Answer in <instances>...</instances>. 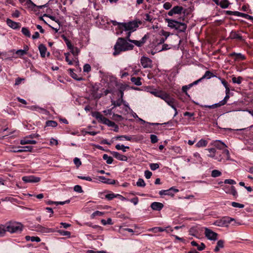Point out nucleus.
Returning a JSON list of instances; mask_svg holds the SVG:
<instances>
[{"mask_svg": "<svg viewBox=\"0 0 253 253\" xmlns=\"http://www.w3.org/2000/svg\"><path fill=\"white\" fill-rule=\"evenodd\" d=\"M133 45L127 42L124 38H119L114 46V55L119 54L121 52L131 50L133 48Z\"/></svg>", "mask_w": 253, "mask_h": 253, "instance_id": "1", "label": "nucleus"}, {"mask_svg": "<svg viewBox=\"0 0 253 253\" xmlns=\"http://www.w3.org/2000/svg\"><path fill=\"white\" fill-rule=\"evenodd\" d=\"M5 230V235L6 232L11 234L21 232L23 229V225L20 222L14 221H9L3 224Z\"/></svg>", "mask_w": 253, "mask_h": 253, "instance_id": "2", "label": "nucleus"}, {"mask_svg": "<svg viewBox=\"0 0 253 253\" xmlns=\"http://www.w3.org/2000/svg\"><path fill=\"white\" fill-rule=\"evenodd\" d=\"M183 18H180L179 21H176L172 19H166L168 23V26L171 28L175 29L180 32H184L187 28L186 24L181 21H183Z\"/></svg>", "mask_w": 253, "mask_h": 253, "instance_id": "3", "label": "nucleus"}, {"mask_svg": "<svg viewBox=\"0 0 253 253\" xmlns=\"http://www.w3.org/2000/svg\"><path fill=\"white\" fill-rule=\"evenodd\" d=\"M211 145L217 149L223 150L222 154L225 156L224 158L226 160L230 159L229 152L227 149H224L227 147V146L224 142L219 140H216L212 142Z\"/></svg>", "mask_w": 253, "mask_h": 253, "instance_id": "4", "label": "nucleus"}, {"mask_svg": "<svg viewBox=\"0 0 253 253\" xmlns=\"http://www.w3.org/2000/svg\"><path fill=\"white\" fill-rule=\"evenodd\" d=\"M121 24L122 27H119L120 29L126 31L134 32L138 27V23L136 21L122 23Z\"/></svg>", "mask_w": 253, "mask_h": 253, "instance_id": "5", "label": "nucleus"}, {"mask_svg": "<svg viewBox=\"0 0 253 253\" xmlns=\"http://www.w3.org/2000/svg\"><path fill=\"white\" fill-rule=\"evenodd\" d=\"M206 150L209 152L208 154L209 157L213 158L219 162H224L226 160L224 158L221 157V155L216 156V150L214 148H208Z\"/></svg>", "mask_w": 253, "mask_h": 253, "instance_id": "6", "label": "nucleus"}, {"mask_svg": "<svg viewBox=\"0 0 253 253\" xmlns=\"http://www.w3.org/2000/svg\"><path fill=\"white\" fill-rule=\"evenodd\" d=\"M234 221V219L229 217H224L222 218L217 220L215 224L218 226H228V224L232 221Z\"/></svg>", "mask_w": 253, "mask_h": 253, "instance_id": "7", "label": "nucleus"}, {"mask_svg": "<svg viewBox=\"0 0 253 253\" xmlns=\"http://www.w3.org/2000/svg\"><path fill=\"white\" fill-rule=\"evenodd\" d=\"M205 234L209 240L214 241L217 239L218 234L208 228H205Z\"/></svg>", "mask_w": 253, "mask_h": 253, "instance_id": "8", "label": "nucleus"}, {"mask_svg": "<svg viewBox=\"0 0 253 253\" xmlns=\"http://www.w3.org/2000/svg\"><path fill=\"white\" fill-rule=\"evenodd\" d=\"M18 148L20 149H17L16 147H13L12 149L9 150L10 152L14 153H21L23 152H31L33 149V147L31 146H26L24 147L19 146Z\"/></svg>", "mask_w": 253, "mask_h": 253, "instance_id": "9", "label": "nucleus"}, {"mask_svg": "<svg viewBox=\"0 0 253 253\" xmlns=\"http://www.w3.org/2000/svg\"><path fill=\"white\" fill-rule=\"evenodd\" d=\"M179 190L177 189L172 187L170 188L169 189L165 190H162L159 191V194L160 195H169L170 196H173L174 193L178 192Z\"/></svg>", "mask_w": 253, "mask_h": 253, "instance_id": "10", "label": "nucleus"}, {"mask_svg": "<svg viewBox=\"0 0 253 253\" xmlns=\"http://www.w3.org/2000/svg\"><path fill=\"white\" fill-rule=\"evenodd\" d=\"M22 180L25 183H36L40 181L41 178L33 175L25 176L22 177Z\"/></svg>", "mask_w": 253, "mask_h": 253, "instance_id": "11", "label": "nucleus"}, {"mask_svg": "<svg viewBox=\"0 0 253 253\" xmlns=\"http://www.w3.org/2000/svg\"><path fill=\"white\" fill-rule=\"evenodd\" d=\"M140 61L141 65L144 68H151L152 67V60L148 57H142Z\"/></svg>", "mask_w": 253, "mask_h": 253, "instance_id": "12", "label": "nucleus"}, {"mask_svg": "<svg viewBox=\"0 0 253 253\" xmlns=\"http://www.w3.org/2000/svg\"><path fill=\"white\" fill-rule=\"evenodd\" d=\"M97 178V182L100 181L106 184H114L115 182V180L112 179L108 178L104 176H98L96 175L94 176Z\"/></svg>", "mask_w": 253, "mask_h": 253, "instance_id": "13", "label": "nucleus"}, {"mask_svg": "<svg viewBox=\"0 0 253 253\" xmlns=\"http://www.w3.org/2000/svg\"><path fill=\"white\" fill-rule=\"evenodd\" d=\"M111 155L116 158L117 159L122 161H126L127 160V158L126 156L122 155L119 153L115 151H109Z\"/></svg>", "mask_w": 253, "mask_h": 253, "instance_id": "14", "label": "nucleus"}, {"mask_svg": "<svg viewBox=\"0 0 253 253\" xmlns=\"http://www.w3.org/2000/svg\"><path fill=\"white\" fill-rule=\"evenodd\" d=\"M31 138L29 136H27L20 140V143L21 145H25L27 144H35L37 143V141L30 139Z\"/></svg>", "mask_w": 253, "mask_h": 253, "instance_id": "15", "label": "nucleus"}, {"mask_svg": "<svg viewBox=\"0 0 253 253\" xmlns=\"http://www.w3.org/2000/svg\"><path fill=\"white\" fill-rule=\"evenodd\" d=\"M164 207V205L159 202H153L151 205V208L155 211H160Z\"/></svg>", "mask_w": 253, "mask_h": 253, "instance_id": "16", "label": "nucleus"}, {"mask_svg": "<svg viewBox=\"0 0 253 253\" xmlns=\"http://www.w3.org/2000/svg\"><path fill=\"white\" fill-rule=\"evenodd\" d=\"M93 176L79 175L78 177L79 179L85 180L86 181L97 182V178L94 177V175H93Z\"/></svg>", "mask_w": 253, "mask_h": 253, "instance_id": "17", "label": "nucleus"}, {"mask_svg": "<svg viewBox=\"0 0 253 253\" xmlns=\"http://www.w3.org/2000/svg\"><path fill=\"white\" fill-rule=\"evenodd\" d=\"M6 23L8 26L14 29H16L20 27L19 25V24L18 23L13 21L10 19H7L6 20Z\"/></svg>", "mask_w": 253, "mask_h": 253, "instance_id": "18", "label": "nucleus"}, {"mask_svg": "<svg viewBox=\"0 0 253 253\" xmlns=\"http://www.w3.org/2000/svg\"><path fill=\"white\" fill-rule=\"evenodd\" d=\"M39 49L40 52L41 56L42 57H44L45 56L46 52V47L43 44H41L39 46Z\"/></svg>", "mask_w": 253, "mask_h": 253, "instance_id": "19", "label": "nucleus"}, {"mask_svg": "<svg viewBox=\"0 0 253 253\" xmlns=\"http://www.w3.org/2000/svg\"><path fill=\"white\" fill-rule=\"evenodd\" d=\"M169 106L172 109H175V99L174 98L171 97L170 95L168 97L165 101Z\"/></svg>", "mask_w": 253, "mask_h": 253, "instance_id": "20", "label": "nucleus"}, {"mask_svg": "<svg viewBox=\"0 0 253 253\" xmlns=\"http://www.w3.org/2000/svg\"><path fill=\"white\" fill-rule=\"evenodd\" d=\"M39 230L43 233H49L54 232V230L51 228H48L42 226H39Z\"/></svg>", "mask_w": 253, "mask_h": 253, "instance_id": "21", "label": "nucleus"}, {"mask_svg": "<svg viewBox=\"0 0 253 253\" xmlns=\"http://www.w3.org/2000/svg\"><path fill=\"white\" fill-rule=\"evenodd\" d=\"M224 242L223 240H220L218 241L217 242L216 246L214 249V251L215 252H217L219 251L220 249L223 248L224 247Z\"/></svg>", "mask_w": 253, "mask_h": 253, "instance_id": "22", "label": "nucleus"}, {"mask_svg": "<svg viewBox=\"0 0 253 253\" xmlns=\"http://www.w3.org/2000/svg\"><path fill=\"white\" fill-rule=\"evenodd\" d=\"M208 144V141L205 139H201L195 145L198 148L206 147Z\"/></svg>", "mask_w": 253, "mask_h": 253, "instance_id": "23", "label": "nucleus"}, {"mask_svg": "<svg viewBox=\"0 0 253 253\" xmlns=\"http://www.w3.org/2000/svg\"><path fill=\"white\" fill-rule=\"evenodd\" d=\"M114 138L116 140H119L120 141L124 140V139L127 141H130L131 140V137L127 135L117 136L115 137Z\"/></svg>", "mask_w": 253, "mask_h": 253, "instance_id": "24", "label": "nucleus"}, {"mask_svg": "<svg viewBox=\"0 0 253 253\" xmlns=\"http://www.w3.org/2000/svg\"><path fill=\"white\" fill-rule=\"evenodd\" d=\"M193 156L195 158L194 159V162L196 163H201L202 162V158L201 157L200 155L197 153L196 152L193 154Z\"/></svg>", "mask_w": 253, "mask_h": 253, "instance_id": "25", "label": "nucleus"}, {"mask_svg": "<svg viewBox=\"0 0 253 253\" xmlns=\"http://www.w3.org/2000/svg\"><path fill=\"white\" fill-rule=\"evenodd\" d=\"M130 81L136 85L139 86L142 84L140 78L132 77Z\"/></svg>", "mask_w": 253, "mask_h": 253, "instance_id": "26", "label": "nucleus"}, {"mask_svg": "<svg viewBox=\"0 0 253 253\" xmlns=\"http://www.w3.org/2000/svg\"><path fill=\"white\" fill-rule=\"evenodd\" d=\"M25 238L27 241L30 240L32 242H39L41 241V239L38 237H34V236L31 237L29 236H26Z\"/></svg>", "mask_w": 253, "mask_h": 253, "instance_id": "27", "label": "nucleus"}, {"mask_svg": "<svg viewBox=\"0 0 253 253\" xmlns=\"http://www.w3.org/2000/svg\"><path fill=\"white\" fill-rule=\"evenodd\" d=\"M103 159L106 161V162L108 164H111L113 161V159L112 157L109 156L107 154H104L103 155Z\"/></svg>", "mask_w": 253, "mask_h": 253, "instance_id": "28", "label": "nucleus"}, {"mask_svg": "<svg viewBox=\"0 0 253 253\" xmlns=\"http://www.w3.org/2000/svg\"><path fill=\"white\" fill-rule=\"evenodd\" d=\"M237 14V16H240L244 17L246 19H249V20H253V17L252 16H250L247 14L241 13L240 12H238V13H236Z\"/></svg>", "mask_w": 253, "mask_h": 253, "instance_id": "29", "label": "nucleus"}, {"mask_svg": "<svg viewBox=\"0 0 253 253\" xmlns=\"http://www.w3.org/2000/svg\"><path fill=\"white\" fill-rule=\"evenodd\" d=\"M224 105V104H223V103H222V101H221L219 102H218L217 103H215V104H213L212 105H205V107L209 108H210V109H213V108H215L220 107V106H223Z\"/></svg>", "mask_w": 253, "mask_h": 253, "instance_id": "30", "label": "nucleus"}, {"mask_svg": "<svg viewBox=\"0 0 253 253\" xmlns=\"http://www.w3.org/2000/svg\"><path fill=\"white\" fill-rule=\"evenodd\" d=\"M173 12L174 14L181 13L183 10V7L179 6H175L172 8Z\"/></svg>", "mask_w": 253, "mask_h": 253, "instance_id": "31", "label": "nucleus"}, {"mask_svg": "<svg viewBox=\"0 0 253 253\" xmlns=\"http://www.w3.org/2000/svg\"><path fill=\"white\" fill-rule=\"evenodd\" d=\"M230 37L232 39H238L241 40L242 39V36L235 32H232L231 33Z\"/></svg>", "mask_w": 253, "mask_h": 253, "instance_id": "32", "label": "nucleus"}, {"mask_svg": "<svg viewBox=\"0 0 253 253\" xmlns=\"http://www.w3.org/2000/svg\"><path fill=\"white\" fill-rule=\"evenodd\" d=\"M229 4V3L227 0H222L219 4L222 8H226L228 7Z\"/></svg>", "mask_w": 253, "mask_h": 253, "instance_id": "33", "label": "nucleus"}, {"mask_svg": "<svg viewBox=\"0 0 253 253\" xmlns=\"http://www.w3.org/2000/svg\"><path fill=\"white\" fill-rule=\"evenodd\" d=\"M57 123L54 121H47L46 122V126L56 127Z\"/></svg>", "mask_w": 253, "mask_h": 253, "instance_id": "34", "label": "nucleus"}, {"mask_svg": "<svg viewBox=\"0 0 253 253\" xmlns=\"http://www.w3.org/2000/svg\"><path fill=\"white\" fill-rule=\"evenodd\" d=\"M115 148L117 150H122L124 152H126V149H128L129 147L128 146H125L124 145L117 144Z\"/></svg>", "mask_w": 253, "mask_h": 253, "instance_id": "35", "label": "nucleus"}, {"mask_svg": "<svg viewBox=\"0 0 253 253\" xmlns=\"http://www.w3.org/2000/svg\"><path fill=\"white\" fill-rule=\"evenodd\" d=\"M232 80L234 84H240L243 80V78L241 77H233Z\"/></svg>", "mask_w": 253, "mask_h": 253, "instance_id": "36", "label": "nucleus"}, {"mask_svg": "<svg viewBox=\"0 0 253 253\" xmlns=\"http://www.w3.org/2000/svg\"><path fill=\"white\" fill-rule=\"evenodd\" d=\"M212 77H214L213 74L209 71H207L205 72L204 75L201 78V79H204L205 78L209 79Z\"/></svg>", "mask_w": 253, "mask_h": 253, "instance_id": "37", "label": "nucleus"}, {"mask_svg": "<svg viewBox=\"0 0 253 253\" xmlns=\"http://www.w3.org/2000/svg\"><path fill=\"white\" fill-rule=\"evenodd\" d=\"M69 71L70 72V76L74 79L77 81H81L83 80L82 78H77V75L75 74L72 69H69Z\"/></svg>", "mask_w": 253, "mask_h": 253, "instance_id": "38", "label": "nucleus"}, {"mask_svg": "<svg viewBox=\"0 0 253 253\" xmlns=\"http://www.w3.org/2000/svg\"><path fill=\"white\" fill-rule=\"evenodd\" d=\"M21 32L23 34H24L25 36L30 37H31V34L29 31V30L28 29V28L23 27L22 28Z\"/></svg>", "mask_w": 253, "mask_h": 253, "instance_id": "39", "label": "nucleus"}, {"mask_svg": "<svg viewBox=\"0 0 253 253\" xmlns=\"http://www.w3.org/2000/svg\"><path fill=\"white\" fill-rule=\"evenodd\" d=\"M27 50V46H26L24 49H19L17 50L16 51V53L20 55V56H22L26 54Z\"/></svg>", "mask_w": 253, "mask_h": 253, "instance_id": "40", "label": "nucleus"}, {"mask_svg": "<svg viewBox=\"0 0 253 253\" xmlns=\"http://www.w3.org/2000/svg\"><path fill=\"white\" fill-rule=\"evenodd\" d=\"M123 99H118L117 101H112V104L114 105V107H116L117 106H120L121 105L122 102H123Z\"/></svg>", "mask_w": 253, "mask_h": 253, "instance_id": "41", "label": "nucleus"}, {"mask_svg": "<svg viewBox=\"0 0 253 253\" xmlns=\"http://www.w3.org/2000/svg\"><path fill=\"white\" fill-rule=\"evenodd\" d=\"M102 224L104 225H106L107 224L112 225L113 224L112 219L110 218H108L107 220L105 219H102L101 220Z\"/></svg>", "mask_w": 253, "mask_h": 253, "instance_id": "42", "label": "nucleus"}, {"mask_svg": "<svg viewBox=\"0 0 253 253\" xmlns=\"http://www.w3.org/2000/svg\"><path fill=\"white\" fill-rule=\"evenodd\" d=\"M193 86V84H189L188 85L183 86L182 87V90L185 93L186 95H188L187 90Z\"/></svg>", "mask_w": 253, "mask_h": 253, "instance_id": "43", "label": "nucleus"}, {"mask_svg": "<svg viewBox=\"0 0 253 253\" xmlns=\"http://www.w3.org/2000/svg\"><path fill=\"white\" fill-rule=\"evenodd\" d=\"M136 185L138 187H144L145 186V183L143 179L139 178L136 182Z\"/></svg>", "mask_w": 253, "mask_h": 253, "instance_id": "44", "label": "nucleus"}, {"mask_svg": "<svg viewBox=\"0 0 253 253\" xmlns=\"http://www.w3.org/2000/svg\"><path fill=\"white\" fill-rule=\"evenodd\" d=\"M71 52L74 55V56H77L80 52L79 49L77 47H74L73 49L71 50Z\"/></svg>", "mask_w": 253, "mask_h": 253, "instance_id": "45", "label": "nucleus"}, {"mask_svg": "<svg viewBox=\"0 0 253 253\" xmlns=\"http://www.w3.org/2000/svg\"><path fill=\"white\" fill-rule=\"evenodd\" d=\"M74 190L75 192H78L79 193H81L83 192V190L82 189V187L79 185H77L74 186Z\"/></svg>", "mask_w": 253, "mask_h": 253, "instance_id": "46", "label": "nucleus"}, {"mask_svg": "<svg viewBox=\"0 0 253 253\" xmlns=\"http://www.w3.org/2000/svg\"><path fill=\"white\" fill-rule=\"evenodd\" d=\"M231 205L235 208H243L244 207V205L243 204H241L235 202H232Z\"/></svg>", "mask_w": 253, "mask_h": 253, "instance_id": "47", "label": "nucleus"}, {"mask_svg": "<svg viewBox=\"0 0 253 253\" xmlns=\"http://www.w3.org/2000/svg\"><path fill=\"white\" fill-rule=\"evenodd\" d=\"M129 42L134 43L135 45L139 47L143 45V42H141L140 41L129 40Z\"/></svg>", "mask_w": 253, "mask_h": 253, "instance_id": "48", "label": "nucleus"}, {"mask_svg": "<svg viewBox=\"0 0 253 253\" xmlns=\"http://www.w3.org/2000/svg\"><path fill=\"white\" fill-rule=\"evenodd\" d=\"M169 96V94L164 92H162L160 98H161L162 99L164 100L165 101H166V100H167V99L168 98V97Z\"/></svg>", "mask_w": 253, "mask_h": 253, "instance_id": "49", "label": "nucleus"}, {"mask_svg": "<svg viewBox=\"0 0 253 253\" xmlns=\"http://www.w3.org/2000/svg\"><path fill=\"white\" fill-rule=\"evenodd\" d=\"M58 232L62 236H70L71 235L70 232L67 231L60 230L58 231Z\"/></svg>", "mask_w": 253, "mask_h": 253, "instance_id": "50", "label": "nucleus"}, {"mask_svg": "<svg viewBox=\"0 0 253 253\" xmlns=\"http://www.w3.org/2000/svg\"><path fill=\"white\" fill-rule=\"evenodd\" d=\"M5 236V230L3 224L0 225V237H2Z\"/></svg>", "mask_w": 253, "mask_h": 253, "instance_id": "51", "label": "nucleus"}, {"mask_svg": "<svg viewBox=\"0 0 253 253\" xmlns=\"http://www.w3.org/2000/svg\"><path fill=\"white\" fill-rule=\"evenodd\" d=\"M151 141L152 143H155L158 141L157 136L154 134H151L150 135Z\"/></svg>", "mask_w": 253, "mask_h": 253, "instance_id": "52", "label": "nucleus"}, {"mask_svg": "<svg viewBox=\"0 0 253 253\" xmlns=\"http://www.w3.org/2000/svg\"><path fill=\"white\" fill-rule=\"evenodd\" d=\"M117 196V195H115L114 194L111 193V194H106L105 195V198L109 200H111L113 199V198H114L115 197H116Z\"/></svg>", "mask_w": 253, "mask_h": 253, "instance_id": "53", "label": "nucleus"}, {"mask_svg": "<svg viewBox=\"0 0 253 253\" xmlns=\"http://www.w3.org/2000/svg\"><path fill=\"white\" fill-rule=\"evenodd\" d=\"M107 123L106 125L109 126L115 127L118 129V126L115 124V123L113 122H112L109 120L108 121H107Z\"/></svg>", "mask_w": 253, "mask_h": 253, "instance_id": "54", "label": "nucleus"}, {"mask_svg": "<svg viewBox=\"0 0 253 253\" xmlns=\"http://www.w3.org/2000/svg\"><path fill=\"white\" fill-rule=\"evenodd\" d=\"M84 72H89L91 70V67L88 64H86L84 65L83 68Z\"/></svg>", "mask_w": 253, "mask_h": 253, "instance_id": "55", "label": "nucleus"}, {"mask_svg": "<svg viewBox=\"0 0 253 253\" xmlns=\"http://www.w3.org/2000/svg\"><path fill=\"white\" fill-rule=\"evenodd\" d=\"M160 34L161 35H162V36H164L165 37V38L166 39H167L168 37L169 36V32H166V31H165L164 30H162L160 32Z\"/></svg>", "mask_w": 253, "mask_h": 253, "instance_id": "56", "label": "nucleus"}, {"mask_svg": "<svg viewBox=\"0 0 253 253\" xmlns=\"http://www.w3.org/2000/svg\"><path fill=\"white\" fill-rule=\"evenodd\" d=\"M150 168L152 170H154L155 169H157L159 168V166L158 164H156V163H153V164H150Z\"/></svg>", "mask_w": 253, "mask_h": 253, "instance_id": "57", "label": "nucleus"}, {"mask_svg": "<svg viewBox=\"0 0 253 253\" xmlns=\"http://www.w3.org/2000/svg\"><path fill=\"white\" fill-rule=\"evenodd\" d=\"M58 144V140L53 138H51L50 140V145H57Z\"/></svg>", "mask_w": 253, "mask_h": 253, "instance_id": "58", "label": "nucleus"}, {"mask_svg": "<svg viewBox=\"0 0 253 253\" xmlns=\"http://www.w3.org/2000/svg\"><path fill=\"white\" fill-rule=\"evenodd\" d=\"M224 182L225 184H229L231 185L235 184L236 183V181L232 179H225Z\"/></svg>", "mask_w": 253, "mask_h": 253, "instance_id": "59", "label": "nucleus"}, {"mask_svg": "<svg viewBox=\"0 0 253 253\" xmlns=\"http://www.w3.org/2000/svg\"><path fill=\"white\" fill-rule=\"evenodd\" d=\"M69 55H70V53L69 52L65 53V57H66L65 60L68 63V64L69 65H72L73 64V62H72V61H71L69 59L68 56H69Z\"/></svg>", "mask_w": 253, "mask_h": 253, "instance_id": "60", "label": "nucleus"}, {"mask_svg": "<svg viewBox=\"0 0 253 253\" xmlns=\"http://www.w3.org/2000/svg\"><path fill=\"white\" fill-rule=\"evenodd\" d=\"M163 7L165 9L168 10L171 8V4L169 2H167L164 4Z\"/></svg>", "mask_w": 253, "mask_h": 253, "instance_id": "61", "label": "nucleus"}, {"mask_svg": "<svg viewBox=\"0 0 253 253\" xmlns=\"http://www.w3.org/2000/svg\"><path fill=\"white\" fill-rule=\"evenodd\" d=\"M74 163L77 167H79L81 165V162L80 160L78 158H75L74 159Z\"/></svg>", "mask_w": 253, "mask_h": 253, "instance_id": "62", "label": "nucleus"}, {"mask_svg": "<svg viewBox=\"0 0 253 253\" xmlns=\"http://www.w3.org/2000/svg\"><path fill=\"white\" fill-rule=\"evenodd\" d=\"M104 214V213L101 212V211H95V212H94L92 215L93 216H102Z\"/></svg>", "mask_w": 253, "mask_h": 253, "instance_id": "63", "label": "nucleus"}, {"mask_svg": "<svg viewBox=\"0 0 253 253\" xmlns=\"http://www.w3.org/2000/svg\"><path fill=\"white\" fill-rule=\"evenodd\" d=\"M86 253H107L105 251H94L93 250H88Z\"/></svg>", "mask_w": 253, "mask_h": 253, "instance_id": "64", "label": "nucleus"}]
</instances>
